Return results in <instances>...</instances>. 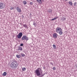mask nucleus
<instances>
[{"instance_id":"f257e3e1","label":"nucleus","mask_w":77,"mask_h":77,"mask_svg":"<svg viewBox=\"0 0 77 77\" xmlns=\"http://www.w3.org/2000/svg\"><path fill=\"white\" fill-rule=\"evenodd\" d=\"M41 72L42 74V75L40 77H42L44 76V75H42V69L40 68H38L35 71V73L36 74L37 76H39L41 75Z\"/></svg>"},{"instance_id":"f03ea898","label":"nucleus","mask_w":77,"mask_h":77,"mask_svg":"<svg viewBox=\"0 0 77 77\" xmlns=\"http://www.w3.org/2000/svg\"><path fill=\"white\" fill-rule=\"evenodd\" d=\"M17 65L18 64L17 62H14L11 63V66L13 69H15L17 67Z\"/></svg>"},{"instance_id":"7ed1b4c3","label":"nucleus","mask_w":77,"mask_h":77,"mask_svg":"<svg viewBox=\"0 0 77 77\" xmlns=\"http://www.w3.org/2000/svg\"><path fill=\"white\" fill-rule=\"evenodd\" d=\"M56 32L57 33H59V34L60 35H62V33H63V32L62 31L61 28L58 27L56 29Z\"/></svg>"},{"instance_id":"20e7f679","label":"nucleus","mask_w":77,"mask_h":77,"mask_svg":"<svg viewBox=\"0 0 77 77\" xmlns=\"http://www.w3.org/2000/svg\"><path fill=\"white\" fill-rule=\"evenodd\" d=\"M22 40H25V39L26 41H28V40H29V38L27 37L26 35H25L22 37Z\"/></svg>"},{"instance_id":"39448f33","label":"nucleus","mask_w":77,"mask_h":77,"mask_svg":"<svg viewBox=\"0 0 77 77\" xmlns=\"http://www.w3.org/2000/svg\"><path fill=\"white\" fill-rule=\"evenodd\" d=\"M23 36V33L22 32H20L17 35V38L19 39H20Z\"/></svg>"},{"instance_id":"423d86ee","label":"nucleus","mask_w":77,"mask_h":77,"mask_svg":"<svg viewBox=\"0 0 77 77\" xmlns=\"http://www.w3.org/2000/svg\"><path fill=\"white\" fill-rule=\"evenodd\" d=\"M5 8V6L3 3L0 2V9H3Z\"/></svg>"},{"instance_id":"0eeeda50","label":"nucleus","mask_w":77,"mask_h":77,"mask_svg":"<svg viewBox=\"0 0 77 77\" xmlns=\"http://www.w3.org/2000/svg\"><path fill=\"white\" fill-rule=\"evenodd\" d=\"M16 10L18 12H21V10L20 8V7H17L16 8Z\"/></svg>"},{"instance_id":"6e6552de","label":"nucleus","mask_w":77,"mask_h":77,"mask_svg":"<svg viewBox=\"0 0 77 77\" xmlns=\"http://www.w3.org/2000/svg\"><path fill=\"white\" fill-rule=\"evenodd\" d=\"M57 36H58V35L56 33H54L53 34V37L54 38H56L57 37Z\"/></svg>"},{"instance_id":"1a4fd4ad","label":"nucleus","mask_w":77,"mask_h":77,"mask_svg":"<svg viewBox=\"0 0 77 77\" xmlns=\"http://www.w3.org/2000/svg\"><path fill=\"white\" fill-rule=\"evenodd\" d=\"M17 50L19 51H22V50H23V48H22V47L20 46H19Z\"/></svg>"},{"instance_id":"9d476101","label":"nucleus","mask_w":77,"mask_h":77,"mask_svg":"<svg viewBox=\"0 0 77 77\" xmlns=\"http://www.w3.org/2000/svg\"><path fill=\"white\" fill-rule=\"evenodd\" d=\"M37 2L39 3L40 4H41L42 3V1L41 0H36Z\"/></svg>"},{"instance_id":"9b49d317","label":"nucleus","mask_w":77,"mask_h":77,"mask_svg":"<svg viewBox=\"0 0 77 77\" xmlns=\"http://www.w3.org/2000/svg\"><path fill=\"white\" fill-rule=\"evenodd\" d=\"M4 76H6L7 75V73L6 72H4V73L2 74Z\"/></svg>"},{"instance_id":"f8f14e48","label":"nucleus","mask_w":77,"mask_h":77,"mask_svg":"<svg viewBox=\"0 0 77 77\" xmlns=\"http://www.w3.org/2000/svg\"><path fill=\"white\" fill-rule=\"evenodd\" d=\"M22 70L23 71H26V68L25 67L22 68Z\"/></svg>"},{"instance_id":"ddd939ff","label":"nucleus","mask_w":77,"mask_h":77,"mask_svg":"<svg viewBox=\"0 0 77 77\" xmlns=\"http://www.w3.org/2000/svg\"><path fill=\"white\" fill-rule=\"evenodd\" d=\"M16 57L17 58H20L21 56L20 55H18L17 54V55H16Z\"/></svg>"},{"instance_id":"4468645a","label":"nucleus","mask_w":77,"mask_h":77,"mask_svg":"<svg viewBox=\"0 0 77 77\" xmlns=\"http://www.w3.org/2000/svg\"><path fill=\"white\" fill-rule=\"evenodd\" d=\"M23 3L24 5H26V4H27V2H26V1H24L23 2Z\"/></svg>"},{"instance_id":"2eb2a0df","label":"nucleus","mask_w":77,"mask_h":77,"mask_svg":"<svg viewBox=\"0 0 77 77\" xmlns=\"http://www.w3.org/2000/svg\"><path fill=\"white\" fill-rule=\"evenodd\" d=\"M66 20V18H62L61 19V20H62V21H65Z\"/></svg>"},{"instance_id":"dca6fc26","label":"nucleus","mask_w":77,"mask_h":77,"mask_svg":"<svg viewBox=\"0 0 77 77\" xmlns=\"http://www.w3.org/2000/svg\"><path fill=\"white\" fill-rule=\"evenodd\" d=\"M69 5H70L71 6H72V3L71 2H69Z\"/></svg>"},{"instance_id":"f3484780","label":"nucleus","mask_w":77,"mask_h":77,"mask_svg":"<svg viewBox=\"0 0 77 77\" xmlns=\"http://www.w3.org/2000/svg\"><path fill=\"white\" fill-rule=\"evenodd\" d=\"M53 47L54 49H56V46L55 45H53Z\"/></svg>"},{"instance_id":"a211bd4d","label":"nucleus","mask_w":77,"mask_h":77,"mask_svg":"<svg viewBox=\"0 0 77 77\" xmlns=\"http://www.w3.org/2000/svg\"><path fill=\"white\" fill-rule=\"evenodd\" d=\"M21 55L22 56V57H24L25 56V54H24L21 53Z\"/></svg>"},{"instance_id":"6ab92c4d","label":"nucleus","mask_w":77,"mask_h":77,"mask_svg":"<svg viewBox=\"0 0 77 77\" xmlns=\"http://www.w3.org/2000/svg\"><path fill=\"white\" fill-rule=\"evenodd\" d=\"M48 12H52V11L51 10V9H50L48 10Z\"/></svg>"},{"instance_id":"aec40b11","label":"nucleus","mask_w":77,"mask_h":77,"mask_svg":"<svg viewBox=\"0 0 77 77\" xmlns=\"http://www.w3.org/2000/svg\"><path fill=\"white\" fill-rule=\"evenodd\" d=\"M56 18H57V17H55V18H53V19H51V20L52 21H53V20H55L56 19Z\"/></svg>"},{"instance_id":"412c9836","label":"nucleus","mask_w":77,"mask_h":77,"mask_svg":"<svg viewBox=\"0 0 77 77\" xmlns=\"http://www.w3.org/2000/svg\"><path fill=\"white\" fill-rule=\"evenodd\" d=\"M33 25L35 26V27H36V23L35 22L33 23Z\"/></svg>"},{"instance_id":"4be33fe9","label":"nucleus","mask_w":77,"mask_h":77,"mask_svg":"<svg viewBox=\"0 0 77 77\" xmlns=\"http://www.w3.org/2000/svg\"><path fill=\"white\" fill-rule=\"evenodd\" d=\"M52 69L53 70H56V68L55 67H53Z\"/></svg>"},{"instance_id":"5701e85b","label":"nucleus","mask_w":77,"mask_h":77,"mask_svg":"<svg viewBox=\"0 0 77 77\" xmlns=\"http://www.w3.org/2000/svg\"><path fill=\"white\" fill-rule=\"evenodd\" d=\"M23 26L24 27H27V25H23Z\"/></svg>"},{"instance_id":"b1692460","label":"nucleus","mask_w":77,"mask_h":77,"mask_svg":"<svg viewBox=\"0 0 77 77\" xmlns=\"http://www.w3.org/2000/svg\"><path fill=\"white\" fill-rule=\"evenodd\" d=\"M23 44H21L20 45V47H21V46H23Z\"/></svg>"},{"instance_id":"393cba45","label":"nucleus","mask_w":77,"mask_h":77,"mask_svg":"<svg viewBox=\"0 0 77 77\" xmlns=\"http://www.w3.org/2000/svg\"><path fill=\"white\" fill-rule=\"evenodd\" d=\"M74 5L75 6V5H77V3H76V2H75V3H74Z\"/></svg>"},{"instance_id":"a878e982","label":"nucleus","mask_w":77,"mask_h":77,"mask_svg":"<svg viewBox=\"0 0 77 77\" xmlns=\"http://www.w3.org/2000/svg\"><path fill=\"white\" fill-rule=\"evenodd\" d=\"M12 9H14V7H11V10H12Z\"/></svg>"},{"instance_id":"bb28decb","label":"nucleus","mask_w":77,"mask_h":77,"mask_svg":"<svg viewBox=\"0 0 77 77\" xmlns=\"http://www.w3.org/2000/svg\"><path fill=\"white\" fill-rule=\"evenodd\" d=\"M30 5H32V4H33V2H30Z\"/></svg>"},{"instance_id":"cd10ccee","label":"nucleus","mask_w":77,"mask_h":77,"mask_svg":"<svg viewBox=\"0 0 77 77\" xmlns=\"http://www.w3.org/2000/svg\"><path fill=\"white\" fill-rule=\"evenodd\" d=\"M51 64L53 66V63L52 62H51Z\"/></svg>"},{"instance_id":"c85d7f7f","label":"nucleus","mask_w":77,"mask_h":77,"mask_svg":"<svg viewBox=\"0 0 77 77\" xmlns=\"http://www.w3.org/2000/svg\"><path fill=\"white\" fill-rule=\"evenodd\" d=\"M22 17H23V18H24V16L23 15H22Z\"/></svg>"},{"instance_id":"c756f323","label":"nucleus","mask_w":77,"mask_h":77,"mask_svg":"<svg viewBox=\"0 0 77 77\" xmlns=\"http://www.w3.org/2000/svg\"><path fill=\"white\" fill-rule=\"evenodd\" d=\"M30 15H32V14H31V13H30Z\"/></svg>"}]
</instances>
